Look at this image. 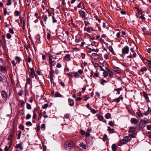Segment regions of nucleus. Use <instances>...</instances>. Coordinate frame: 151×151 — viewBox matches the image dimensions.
Segmentation results:
<instances>
[{"instance_id": "bb28decb", "label": "nucleus", "mask_w": 151, "mask_h": 151, "mask_svg": "<svg viewBox=\"0 0 151 151\" xmlns=\"http://www.w3.org/2000/svg\"><path fill=\"white\" fill-rule=\"evenodd\" d=\"M116 145L115 144H113L111 146L112 150L113 151H116Z\"/></svg>"}, {"instance_id": "ddd939ff", "label": "nucleus", "mask_w": 151, "mask_h": 151, "mask_svg": "<svg viewBox=\"0 0 151 151\" xmlns=\"http://www.w3.org/2000/svg\"><path fill=\"white\" fill-rule=\"evenodd\" d=\"M107 71L109 73L108 76H109V77L110 78H112L114 76V73L110 69L108 70Z\"/></svg>"}, {"instance_id": "bf43d9fd", "label": "nucleus", "mask_w": 151, "mask_h": 151, "mask_svg": "<svg viewBox=\"0 0 151 151\" xmlns=\"http://www.w3.org/2000/svg\"><path fill=\"white\" fill-rule=\"evenodd\" d=\"M78 72L81 75L83 73V70L81 69L79 70H78Z\"/></svg>"}, {"instance_id": "5701e85b", "label": "nucleus", "mask_w": 151, "mask_h": 151, "mask_svg": "<svg viewBox=\"0 0 151 151\" xmlns=\"http://www.w3.org/2000/svg\"><path fill=\"white\" fill-rule=\"evenodd\" d=\"M15 147L17 148H19L21 150L23 149V148L22 147V144L21 143L16 145L15 146Z\"/></svg>"}, {"instance_id": "c03bdc74", "label": "nucleus", "mask_w": 151, "mask_h": 151, "mask_svg": "<svg viewBox=\"0 0 151 151\" xmlns=\"http://www.w3.org/2000/svg\"><path fill=\"white\" fill-rule=\"evenodd\" d=\"M27 109H31V105H30L29 104H27Z\"/></svg>"}, {"instance_id": "20e7f679", "label": "nucleus", "mask_w": 151, "mask_h": 151, "mask_svg": "<svg viewBox=\"0 0 151 151\" xmlns=\"http://www.w3.org/2000/svg\"><path fill=\"white\" fill-rule=\"evenodd\" d=\"M37 109L36 108H35L33 111V119L34 120L32 121L33 123H35L36 122L34 120L35 119L36 117L37 116Z\"/></svg>"}, {"instance_id": "a19ab883", "label": "nucleus", "mask_w": 151, "mask_h": 151, "mask_svg": "<svg viewBox=\"0 0 151 151\" xmlns=\"http://www.w3.org/2000/svg\"><path fill=\"white\" fill-rule=\"evenodd\" d=\"M141 16L140 17V18L143 20H145V18L144 17V15L142 14V12H141Z\"/></svg>"}, {"instance_id": "f704fd0d", "label": "nucleus", "mask_w": 151, "mask_h": 151, "mask_svg": "<svg viewBox=\"0 0 151 151\" xmlns=\"http://www.w3.org/2000/svg\"><path fill=\"white\" fill-rule=\"evenodd\" d=\"M147 70V69L145 67H143L140 70V71L141 72H144V71H146Z\"/></svg>"}, {"instance_id": "69168bd1", "label": "nucleus", "mask_w": 151, "mask_h": 151, "mask_svg": "<svg viewBox=\"0 0 151 151\" xmlns=\"http://www.w3.org/2000/svg\"><path fill=\"white\" fill-rule=\"evenodd\" d=\"M148 137L149 138H151V131L148 132Z\"/></svg>"}, {"instance_id": "9b49d317", "label": "nucleus", "mask_w": 151, "mask_h": 151, "mask_svg": "<svg viewBox=\"0 0 151 151\" xmlns=\"http://www.w3.org/2000/svg\"><path fill=\"white\" fill-rule=\"evenodd\" d=\"M50 64V69H52L53 66H54L56 63V62L54 60H52L49 63Z\"/></svg>"}, {"instance_id": "f257e3e1", "label": "nucleus", "mask_w": 151, "mask_h": 151, "mask_svg": "<svg viewBox=\"0 0 151 151\" xmlns=\"http://www.w3.org/2000/svg\"><path fill=\"white\" fill-rule=\"evenodd\" d=\"M131 141V137L129 135L128 136L124 137L123 139L119 141L117 143V145L119 146H121L127 142H130Z\"/></svg>"}, {"instance_id": "a18cd8bd", "label": "nucleus", "mask_w": 151, "mask_h": 151, "mask_svg": "<svg viewBox=\"0 0 151 151\" xmlns=\"http://www.w3.org/2000/svg\"><path fill=\"white\" fill-rule=\"evenodd\" d=\"M90 110H91V112L93 114H95L96 112V111L94 109H92L91 108Z\"/></svg>"}, {"instance_id": "338daca9", "label": "nucleus", "mask_w": 151, "mask_h": 151, "mask_svg": "<svg viewBox=\"0 0 151 151\" xmlns=\"http://www.w3.org/2000/svg\"><path fill=\"white\" fill-rule=\"evenodd\" d=\"M48 104H45L44 106H43V109H46L47 107H48Z\"/></svg>"}, {"instance_id": "4be33fe9", "label": "nucleus", "mask_w": 151, "mask_h": 151, "mask_svg": "<svg viewBox=\"0 0 151 151\" xmlns=\"http://www.w3.org/2000/svg\"><path fill=\"white\" fill-rule=\"evenodd\" d=\"M108 129L109 133H113L115 132L114 129H111L110 127H108Z\"/></svg>"}, {"instance_id": "0eeeda50", "label": "nucleus", "mask_w": 151, "mask_h": 151, "mask_svg": "<svg viewBox=\"0 0 151 151\" xmlns=\"http://www.w3.org/2000/svg\"><path fill=\"white\" fill-rule=\"evenodd\" d=\"M1 96L6 101V100L7 98V94L5 91L4 90L1 91Z\"/></svg>"}, {"instance_id": "c9c22d12", "label": "nucleus", "mask_w": 151, "mask_h": 151, "mask_svg": "<svg viewBox=\"0 0 151 151\" xmlns=\"http://www.w3.org/2000/svg\"><path fill=\"white\" fill-rule=\"evenodd\" d=\"M122 90V89L121 88H118L117 89H115V91H116L118 93V94H120V91Z\"/></svg>"}, {"instance_id": "1a4fd4ad", "label": "nucleus", "mask_w": 151, "mask_h": 151, "mask_svg": "<svg viewBox=\"0 0 151 151\" xmlns=\"http://www.w3.org/2000/svg\"><path fill=\"white\" fill-rule=\"evenodd\" d=\"M137 128L136 127H130L128 132L129 133H134L135 131Z\"/></svg>"}, {"instance_id": "0e129e2a", "label": "nucleus", "mask_w": 151, "mask_h": 151, "mask_svg": "<svg viewBox=\"0 0 151 151\" xmlns=\"http://www.w3.org/2000/svg\"><path fill=\"white\" fill-rule=\"evenodd\" d=\"M52 21L53 23H55L57 22V20L55 19L54 16H52Z\"/></svg>"}, {"instance_id": "6e6d98bb", "label": "nucleus", "mask_w": 151, "mask_h": 151, "mask_svg": "<svg viewBox=\"0 0 151 151\" xmlns=\"http://www.w3.org/2000/svg\"><path fill=\"white\" fill-rule=\"evenodd\" d=\"M9 32L10 33L12 34H14V32L13 31V29H9Z\"/></svg>"}, {"instance_id": "8fccbe9b", "label": "nucleus", "mask_w": 151, "mask_h": 151, "mask_svg": "<svg viewBox=\"0 0 151 151\" xmlns=\"http://www.w3.org/2000/svg\"><path fill=\"white\" fill-rule=\"evenodd\" d=\"M88 21H84L85 25L86 27L88 26V25L89 24V23Z\"/></svg>"}, {"instance_id": "f03ea898", "label": "nucleus", "mask_w": 151, "mask_h": 151, "mask_svg": "<svg viewBox=\"0 0 151 151\" xmlns=\"http://www.w3.org/2000/svg\"><path fill=\"white\" fill-rule=\"evenodd\" d=\"M74 145V142L70 141L65 142L64 144V147L67 150H70L72 149Z\"/></svg>"}, {"instance_id": "cd10ccee", "label": "nucleus", "mask_w": 151, "mask_h": 151, "mask_svg": "<svg viewBox=\"0 0 151 151\" xmlns=\"http://www.w3.org/2000/svg\"><path fill=\"white\" fill-rule=\"evenodd\" d=\"M98 118L99 120L101 121H103V120L104 119V117L103 116L100 114H99Z\"/></svg>"}, {"instance_id": "c85d7f7f", "label": "nucleus", "mask_w": 151, "mask_h": 151, "mask_svg": "<svg viewBox=\"0 0 151 151\" xmlns=\"http://www.w3.org/2000/svg\"><path fill=\"white\" fill-rule=\"evenodd\" d=\"M99 81L100 83L102 85H104V83L106 82L105 80L102 78H100L99 80Z\"/></svg>"}, {"instance_id": "f3484780", "label": "nucleus", "mask_w": 151, "mask_h": 151, "mask_svg": "<svg viewBox=\"0 0 151 151\" xmlns=\"http://www.w3.org/2000/svg\"><path fill=\"white\" fill-rule=\"evenodd\" d=\"M30 75L31 77L32 78H34L35 77L36 78V76L35 74V73L33 69H32L31 70V73H30Z\"/></svg>"}, {"instance_id": "3c124183", "label": "nucleus", "mask_w": 151, "mask_h": 151, "mask_svg": "<svg viewBox=\"0 0 151 151\" xmlns=\"http://www.w3.org/2000/svg\"><path fill=\"white\" fill-rule=\"evenodd\" d=\"M6 36L7 37V38L9 39L11 38L12 37L11 35L9 33H7Z\"/></svg>"}, {"instance_id": "4d7b16f0", "label": "nucleus", "mask_w": 151, "mask_h": 151, "mask_svg": "<svg viewBox=\"0 0 151 151\" xmlns=\"http://www.w3.org/2000/svg\"><path fill=\"white\" fill-rule=\"evenodd\" d=\"M26 124L27 125L31 126L32 125V124L31 122H26Z\"/></svg>"}, {"instance_id": "6e6552de", "label": "nucleus", "mask_w": 151, "mask_h": 151, "mask_svg": "<svg viewBox=\"0 0 151 151\" xmlns=\"http://www.w3.org/2000/svg\"><path fill=\"white\" fill-rule=\"evenodd\" d=\"M150 113L151 114V109L149 107H148L147 110L146 111L144 110L143 112L144 115L146 116H147Z\"/></svg>"}, {"instance_id": "de8ad7c7", "label": "nucleus", "mask_w": 151, "mask_h": 151, "mask_svg": "<svg viewBox=\"0 0 151 151\" xmlns=\"http://www.w3.org/2000/svg\"><path fill=\"white\" fill-rule=\"evenodd\" d=\"M147 129L149 130H151V124H149L147 125L146 127Z\"/></svg>"}, {"instance_id": "774afa93", "label": "nucleus", "mask_w": 151, "mask_h": 151, "mask_svg": "<svg viewBox=\"0 0 151 151\" xmlns=\"http://www.w3.org/2000/svg\"><path fill=\"white\" fill-rule=\"evenodd\" d=\"M148 66L150 68H151V61H149L148 62Z\"/></svg>"}, {"instance_id": "680f3d73", "label": "nucleus", "mask_w": 151, "mask_h": 151, "mask_svg": "<svg viewBox=\"0 0 151 151\" xmlns=\"http://www.w3.org/2000/svg\"><path fill=\"white\" fill-rule=\"evenodd\" d=\"M85 136L86 137H88L90 136V133L89 132H88L85 133Z\"/></svg>"}, {"instance_id": "79ce46f5", "label": "nucleus", "mask_w": 151, "mask_h": 151, "mask_svg": "<svg viewBox=\"0 0 151 151\" xmlns=\"http://www.w3.org/2000/svg\"><path fill=\"white\" fill-rule=\"evenodd\" d=\"M19 129L22 130H23L24 129V126L22 124H20L19 126Z\"/></svg>"}, {"instance_id": "473e14b6", "label": "nucleus", "mask_w": 151, "mask_h": 151, "mask_svg": "<svg viewBox=\"0 0 151 151\" xmlns=\"http://www.w3.org/2000/svg\"><path fill=\"white\" fill-rule=\"evenodd\" d=\"M145 120L141 119L139 125H142V126H144L145 124Z\"/></svg>"}, {"instance_id": "7ed1b4c3", "label": "nucleus", "mask_w": 151, "mask_h": 151, "mask_svg": "<svg viewBox=\"0 0 151 151\" xmlns=\"http://www.w3.org/2000/svg\"><path fill=\"white\" fill-rule=\"evenodd\" d=\"M129 51V48L127 46H126L122 50V53L124 55L128 54Z\"/></svg>"}, {"instance_id": "4468645a", "label": "nucleus", "mask_w": 151, "mask_h": 151, "mask_svg": "<svg viewBox=\"0 0 151 151\" xmlns=\"http://www.w3.org/2000/svg\"><path fill=\"white\" fill-rule=\"evenodd\" d=\"M80 16L81 17L83 18L85 17V12L82 10L79 11L78 12Z\"/></svg>"}, {"instance_id": "c756f323", "label": "nucleus", "mask_w": 151, "mask_h": 151, "mask_svg": "<svg viewBox=\"0 0 151 151\" xmlns=\"http://www.w3.org/2000/svg\"><path fill=\"white\" fill-rule=\"evenodd\" d=\"M50 110L52 114H54L56 111V109L54 107H52L50 108Z\"/></svg>"}, {"instance_id": "13d9d810", "label": "nucleus", "mask_w": 151, "mask_h": 151, "mask_svg": "<svg viewBox=\"0 0 151 151\" xmlns=\"http://www.w3.org/2000/svg\"><path fill=\"white\" fill-rule=\"evenodd\" d=\"M74 76L75 77H76L77 76H79V75L78 73L77 72H76L75 74H74Z\"/></svg>"}, {"instance_id": "2eb2a0df", "label": "nucleus", "mask_w": 151, "mask_h": 151, "mask_svg": "<svg viewBox=\"0 0 151 151\" xmlns=\"http://www.w3.org/2000/svg\"><path fill=\"white\" fill-rule=\"evenodd\" d=\"M102 65L103 67H105V70L107 71L108 70H109L108 69V65L107 63L104 62L102 63Z\"/></svg>"}, {"instance_id": "58836bf2", "label": "nucleus", "mask_w": 151, "mask_h": 151, "mask_svg": "<svg viewBox=\"0 0 151 151\" xmlns=\"http://www.w3.org/2000/svg\"><path fill=\"white\" fill-rule=\"evenodd\" d=\"M13 135L12 134H10L9 135V137L8 138V140H12V138L13 137Z\"/></svg>"}, {"instance_id": "e433bc0d", "label": "nucleus", "mask_w": 151, "mask_h": 151, "mask_svg": "<svg viewBox=\"0 0 151 151\" xmlns=\"http://www.w3.org/2000/svg\"><path fill=\"white\" fill-rule=\"evenodd\" d=\"M20 14V12L18 11H15L14 14L15 16H18Z\"/></svg>"}, {"instance_id": "72a5a7b5", "label": "nucleus", "mask_w": 151, "mask_h": 151, "mask_svg": "<svg viewBox=\"0 0 151 151\" xmlns=\"http://www.w3.org/2000/svg\"><path fill=\"white\" fill-rule=\"evenodd\" d=\"M107 138V136L106 134H104L103 137L102 138V140L104 141L105 142L106 141V139Z\"/></svg>"}, {"instance_id": "6ab92c4d", "label": "nucleus", "mask_w": 151, "mask_h": 151, "mask_svg": "<svg viewBox=\"0 0 151 151\" xmlns=\"http://www.w3.org/2000/svg\"><path fill=\"white\" fill-rule=\"evenodd\" d=\"M12 142L11 141V142H9L8 143V145H9V147H8L7 146H6L5 147V151H8L9 150V148H10L12 145Z\"/></svg>"}, {"instance_id": "393cba45", "label": "nucleus", "mask_w": 151, "mask_h": 151, "mask_svg": "<svg viewBox=\"0 0 151 151\" xmlns=\"http://www.w3.org/2000/svg\"><path fill=\"white\" fill-rule=\"evenodd\" d=\"M103 74L104 78H106L108 76V73L105 70L103 71Z\"/></svg>"}, {"instance_id": "412c9836", "label": "nucleus", "mask_w": 151, "mask_h": 151, "mask_svg": "<svg viewBox=\"0 0 151 151\" xmlns=\"http://www.w3.org/2000/svg\"><path fill=\"white\" fill-rule=\"evenodd\" d=\"M137 114L139 117H142L143 116V114L141 112L140 110H139L137 112Z\"/></svg>"}, {"instance_id": "39448f33", "label": "nucleus", "mask_w": 151, "mask_h": 151, "mask_svg": "<svg viewBox=\"0 0 151 151\" xmlns=\"http://www.w3.org/2000/svg\"><path fill=\"white\" fill-rule=\"evenodd\" d=\"M0 71L1 72L4 73L6 75L7 74L6 67L5 66H0Z\"/></svg>"}, {"instance_id": "09e8293b", "label": "nucleus", "mask_w": 151, "mask_h": 151, "mask_svg": "<svg viewBox=\"0 0 151 151\" xmlns=\"http://www.w3.org/2000/svg\"><path fill=\"white\" fill-rule=\"evenodd\" d=\"M109 125L112 127H113L114 126L113 122L112 121L109 122Z\"/></svg>"}, {"instance_id": "7c9ffc66", "label": "nucleus", "mask_w": 151, "mask_h": 151, "mask_svg": "<svg viewBox=\"0 0 151 151\" xmlns=\"http://www.w3.org/2000/svg\"><path fill=\"white\" fill-rule=\"evenodd\" d=\"M4 24H5V27H9L10 23L9 21H8V22H5Z\"/></svg>"}, {"instance_id": "864d4df0", "label": "nucleus", "mask_w": 151, "mask_h": 151, "mask_svg": "<svg viewBox=\"0 0 151 151\" xmlns=\"http://www.w3.org/2000/svg\"><path fill=\"white\" fill-rule=\"evenodd\" d=\"M31 115L30 114H28L26 116V119H28L31 118Z\"/></svg>"}, {"instance_id": "9d476101", "label": "nucleus", "mask_w": 151, "mask_h": 151, "mask_svg": "<svg viewBox=\"0 0 151 151\" xmlns=\"http://www.w3.org/2000/svg\"><path fill=\"white\" fill-rule=\"evenodd\" d=\"M71 60V55L68 54L66 55L64 57V60L66 61H68Z\"/></svg>"}, {"instance_id": "b1692460", "label": "nucleus", "mask_w": 151, "mask_h": 151, "mask_svg": "<svg viewBox=\"0 0 151 151\" xmlns=\"http://www.w3.org/2000/svg\"><path fill=\"white\" fill-rule=\"evenodd\" d=\"M79 146L83 149H86V145L84 144L83 142L79 144Z\"/></svg>"}, {"instance_id": "a211bd4d", "label": "nucleus", "mask_w": 151, "mask_h": 151, "mask_svg": "<svg viewBox=\"0 0 151 151\" xmlns=\"http://www.w3.org/2000/svg\"><path fill=\"white\" fill-rule=\"evenodd\" d=\"M50 76L51 78V81H52V79L53 76V73L54 72V70H53V69H50Z\"/></svg>"}, {"instance_id": "603ef678", "label": "nucleus", "mask_w": 151, "mask_h": 151, "mask_svg": "<svg viewBox=\"0 0 151 151\" xmlns=\"http://www.w3.org/2000/svg\"><path fill=\"white\" fill-rule=\"evenodd\" d=\"M56 67L58 68H60L62 67V65L60 63H58L57 64Z\"/></svg>"}, {"instance_id": "aec40b11", "label": "nucleus", "mask_w": 151, "mask_h": 151, "mask_svg": "<svg viewBox=\"0 0 151 151\" xmlns=\"http://www.w3.org/2000/svg\"><path fill=\"white\" fill-rule=\"evenodd\" d=\"M143 93L144 97L147 100V101L148 102L149 100L147 94L144 91L143 92Z\"/></svg>"}, {"instance_id": "f8f14e48", "label": "nucleus", "mask_w": 151, "mask_h": 151, "mask_svg": "<svg viewBox=\"0 0 151 151\" xmlns=\"http://www.w3.org/2000/svg\"><path fill=\"white\" fill-rule=\"evenodd\" d=\"M93 29L92 28V27H85L84 28V30L85 31H86L88 32L89 33H91V31H93Z\"/></svg>"}, {"instance_id": "5fc2aeb1", "label": "nucleus", "mask_w": 151, "mask_h": 151, "mask_svg": "<svg viewBox=\"0 0 151 151\" xmlns=\"http://www.w3.org/2000/svg\"><path fill=\"white\" fill-rule=\"evenodd\" d=\"M129 136H130V137H131V140L132 139V138H134L136 137L135 136L134 134H129Z\"/></svg>"}, {"instance_id": "052dcab7", "label": "nucleus", "mask_w": 151, "mask_h": 151, "mask_svg": "<svg viewBox=\"0 0 151 151\" xmlns=\"http://www.w3.org/2000/svg\"><path fill=\"white\" fill-rule=\"evenodd\" d=\"M92 51L96 52H98L99 51V50L98 49H92Z\"/></svg>"}, {"instance_id": "a878e982", "label": "nucleus", "mask_w": 151, "mask_h": 151, "mask_svg": "<svg viewBox=\"0 0 151 151\" xmlns=\"http://www.w3.org/2000/svg\"><path fill=\"white\" fill-rule=\"evenodd\" d=\"M55 97H63V96H62L59 92H57L55 94Z\"/></svg>"}, {"instance_id": "ea45409f", "label": "nucleus", "mask_w": 151, "mask_h": 151, "mask_svg": "<svg viewBox=\"0 0 151 151\" xmlns=\"http://www.w3.org/2000/svg\"><path fill=\"white\" fill-rule=\"evenodd\" d=\"M80 132L81 134L82 135H85L86 132H85V131H84L83 130H82V129H81L80 130Z\"/></svg>"}, {"instance_id": "dca6fc26", "label": "nucleus", "mask_w": 151, "mask_h": 151, "mask_svg": "<svg viewBox=\"0 0 151 151\" xmlns=\"http://www.w3.org/2000/svg\"><path fill=\"white\" fill-rule=\"evenodd\" d=\"M69 105L71 106H73L74 104V101L71 99H68Z\"/></svg>"}, {"instance_id": "49530a36", "label": "nucleus", "mask_w": 151, "mask_h": 151, "mask_svg": "<svg viewBox=\"0 0 151 151\" xmlns=\"http://www.w3.org/2000/svg\"><path fill=\"white\" fill-rule=\"evenodd\" d=\"M12 2L11 0H8L6 4L7 6H9L11 4Z\"/></svg>"}, {"instance_id": "2f4dec72", "label": "nucleus", "mask_w": 151, "mask_h": 151, "mask_svg": "<svg viewBox=\"0 0 151 151\" xmlns=\"http://www.w3.org/2000/svg\"><path fill=\"white\" fill-rule=\"evenodd\" d=\"M111 116V114L109 113H108L106 114L105 117L106 119H109L110 118Z\"/></svg>"}, {"instance_id": "e2e57ef3", "label": "nucleus", "mask_w": 151, "mask_h": 151, "mask_svg": "<svg viewBox=\"0 0 151 151\" xmlns=\"http://www.w3.org/2000/svg\"><path fill=\"white\" fill-rule=\"evenodd\" d=\"M93 77L94 78H95L96 77H99V75L97 73H96L93 76Z\"/></svg>"}, {"instance_id": "4c0bfd02", "label": "nucleus", "mask_w": 151, "mask_h": 151, "mask_svg": "<svg viewBox=\"0 0 151 151\" xmlns=\"http://www.w3.org/2000/svg\"><path fill=\"white\" fill-rule=\"evenodd\" d=\"M15 59L17 61L18 63H19L20 62L21 60V58L20 57L18 56L16 57Z\"/></svg>"}, {"instance_id": "423d86ee", "label": "nucleus", "mask_w": 151, "mask_h": 151, "mask_svg": "<svg viewBox=\"0 0 151 151\" xmlns=\"http://www.w3.org/2000/svg\"><path fill=\"white\" fill-rule=\"evenodd\" d=\"M130 122L132 124L134 125H137L139 122L138 120L134 118H132L131 119Z\"/></svg>"}, {"instance_id": "37998d69", "label": "nucleus", "mask_w": 151, "mask_h": 151, "mask_svg": "<svg viewBox=\"0 0 151 151\" xmlns=\"http://www.w3.org/2000/svg\"><path fill=\"white\" fill-rule=\"evenodd\" d=\"M92 63L93 64L95 68H97L99 66L98 63H95L94 62H92Z\"/></svg>"}]
</instances>
